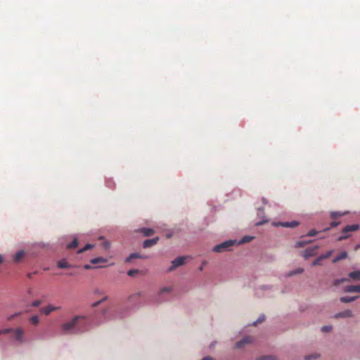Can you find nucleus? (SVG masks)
Listing matches in <instances>:
<instances>
[{"label":"nucleus","instance_id":"nucleus-1","mask_svg":"<svg viewBox=\"0 0 360 360\" xmlns=\"http://www.w3.org/2000/svg\"><path fill=\"white\" fill-rule=\"evenodd\" d=\"M60 328L64 333L79 335L89 330L90 323L86 316L77 315L62 324Z\"/></svg>","mask_w":360,"mask_h":360},{"label":"nucleus","instance_id":"nucleus-2","mask_svg":"<svg viewBox=\"0 0 360 360\" xmlns=\"http://www.w3.org/2000/svg\"><path fill=\"white\" fill-rule=\"evenodd\" d=\"M236 243H237L236 240H226L220 244L215 245L213 248V251L216 252H222L224 251H227V250H229L230 248L232 246H233L234 245H236Z\"/></svg>","mask_w":360,"mask_h":360},{"label":"nucleus","instance_id":"nucleus-3","mask_svg":"<svg viewBox=\"0 0 360 360\" xmlns=\"http://www.w3.org/2000/svg\"><path fill=\"white\" fill-rule=\"evenodd\" d=\"M359 229V226L358 224H352L347 225L342 229V236H340L338 238V241H342L345 239H347L349 237L348 234L349 232L357 231Z\"/></svg>","mask_w":360,"mask_h":360},{"label":"nucleus","instance_id":"nucleus-4","mask_svg":"<svg viewBox=\"0 0 360 360\" xmlns=\"http://www.w3.org/2000/svg\"><path fill=\"white\" fill-rule=\"evenodd\" d=\"M11 333H13V338L15 340H17L20 342H23V336H24V330L23 329H22L21 328H17L15 329L13 328V330L11 331Z\"/></svg>","mask_w":360,"mask_h":360},{"label":"nucleus","instance_id":"nucleus-5","mask_svg":"<svg viewBox=\"0 0 360 360\" xmlns=\"http://www.w3.org/2000/svg\"><path fill=\"white\" fill-rule=\"evenodd\" d=\"M61 309L60 306L54 307L51 304H49L44 307L40 309V312L45 315H49L51 312Z\"/></svg>","mask_w":360,"mask_h":360},{"label":"nucleus","instance_id":"nucleus-6","mask_svg":"<svg viewBox=\"0 0 360 360\" xmlns=\"http://www.w3.org/2000/svg\"><path fill=\"white\" fill-rule=\"evenodd\" d=\"M185 259V257H179L174 259L172 262V266L169 267V271H171L174 270L176 267L183 265L184 264Z\"/></svg>","mask_w":360,"mask_h":360},{"label":"nucleus","instance_id":"nucleus-7","mask_svg":"<svg viewBox=\"0 0 360 360\" xmlns=\"http://www.w3.org/2000/svg\"><path fill=\"white\" fill-rule=\"evenodd\" d=\"M318 249L317 246L311 247L307 248L304 252V257L305 259H308L310 257H312L316 254V250Z\"/></svg>","mask_w":360,"mask_h":360},{"label":"nucleus","instance_id":"nucleus-8","mask_svg":"<svg viewBox=\"0 0 360 360\" xmlns=\"http://www.w3.org/2000/svg\"><path fill=\"white\" fill-rule=\"evenodd\" d=\"M299 222L297 221H292L290 222H278L277 224L274 223V225L276 226H281L283 227H288V228H294L298 226Z\"/></svg>","mask_w":360,"mask_h":360},{"label":"nucleus","instance_id":"nucleus-9","mask_svg":"<svg viewBox=\"0 0 360 360\" xmlns=\"http://www.w3.org/2000/svg\"><path fill=\"white\" fill-rule=\"evenodd\" d=\"M158 240H159L158 237H155L152 239L146 240L143 243V247L144 248H150V247L156 245L158 243Z\"/></svg>","mask_w":360,"mask_h":360},{"label":"nucleus","instance_id":"nucleus-10","mask_svg":"<svg viewBox=\"0 0 360 360\" xmlns=\"http://www.w3.org/2000/svg\"><path fill=\"white\" fill-rule=\"evenodd\" d=\"M252 338L250 336L243 338L240 341L238 342L236 345V348H241L244 345L252 342Z\"/></svg>","mask_w":360,"mask_h":360},{"label":"nucleus","instance_id":"nucleus-11","mask_svg":"<svg viewBox=\"0 0 360 360\" xmlns=\"http://www.w3.org/2000/svg\"><path fill=\"white\" fill-rule=\"evenodd\" d=\"M345 291L347 292H360V285H348L346 286L345 288Z\"/></svg>","mask_w":360,"mask_h":360},{"label":"nucleus","instance_id":"nucleus-12","mask_svg":"<svg viewBox=\"0 0 360 360\" xmlns=\"http://www.w3.org/2000/svg\"><path fill=\"white\" fill-rule=\"evenodd\" d=\"M57 266L60 269H67L71 266V265L65 259H61L58 261Z\"/></svg>","mask_w":360,"mask_h":360},{"label":"nucleus","instance_id":"nucleus-13","mask_svg":"<svg viewBox=\"0 0 360 360\" xmlns=\"http://www.w3.org/2000/svg\"><path fill=\"white\" fill-rule=\"evenodd\" d=\"M25 256V252L21 250L18 251L13 257V260L15 262H19L22 258Z\"/></svg>","mask_w":360,"mask_h":360},{"label":"nucleus","instance_id":"nucleus-14","mask_svg":"<svg viewBox=\"0 0 360 360\" xmlns=\"http://www.w3.org/2000/svg\"><path fill=\"white\" fill-rule=\"evenodd\" d=\"M352 315V312L350 310H345L342 312L337 314L335 316L336 318L339 317H350Z\"/></svg>","mask_w":360,"mask_h":360},{"label":"nucleus","instance_id":"nucleus-15","mask_svg":"<svg viewBox=\"0 0 360 360\" xmlns=\"http://www.w3.org/2000/svg\"><path fill=\"white\" fill-rule=\"evenodd\" d=\"M347 257V252H342L338 256L335 257L333 259V263H337L340 260H342V259H345Z\"/></svg>","mask_w":360,"mask_h":360},{"label":"nucleus","instance_id":"nucleus-16","mask_svg":"<svg viewBox=\"0 0 360 360\" xmlns=\"http://www.w3.org/2000/svg\"><path fill=\"white\" fill-rule=\"evenodd\" d=\"M349 277L355 281L360 280V271H355L349 274Z\"/></svg>","mask_w":360,"mask_h":360},{"label":"nucleus","instance_id":"nucleus-17","mask_svg":"<svg viewBox=\"0 0 360 360\" xmlns=\"http://www.w3.org/2000/svg\"><path fill=\"white\" fill-rule=\"evenodd\" d=\"M304 271V269L303 268H297L293 271H289L287 274H286V276H292L294 275H296V274H302V272Z\"/></svg>","mask_w":360,"mask_h":360},{"label":"nucleus","instance_id":"nucleus-18","mask_svg":"<svg viewBox=\"0 0 360 360\" xmlns=\"http://www.w3.org/2000/svg\"><path fill=\"white\" fill-rule=\"evenodd\" d=\"M141 232L145 236H150L154 233V230L149 228H143L141 229Z\"/></svg>","mask_w":360,"mask_h":360},{"label":"nucleus","instance_id":"nucleus-19","mask_svg":"<svg viewBox=\"0 0 360 360\" xmlns=\"http://www.w3.org/2000/svg\"><path fill=\"white\" fill-rule=\"evenodd\" d=\"M357 297H358L357 296H355V297H340V301L342 302H345V303L351 302L354 301Z\"/></svg>","mask_w":360,"mask_h":360},{"label":"nucleus","instance_id":"nucleus-20","mask_svg":"<svg viewBox=\"0 0 360 360\" xmlns=\"http://www.w3.org/2000/svg\"><path fill=\"white\" fill-rule=\"evenodd\" d=\"M106 259L103 258V257H96V258H94L91 260V263L93 264H97L98 263H101V262H106Z\"/></svg>","mask_w":360,"mask_h":360},{"label":"nucleus","instance_id":"nucleus-21","mask_svg":"<svg viewBox=\"0 0 360 360\" xmlns=\"http://www.w3.org/2000/svg\"><path fill=\"white\" fill-rule=\"evenodd\" d=\"M345 214L344 213H342V212H332L330 213V217L333 219H337L338 218L343 216Z\"/></svg>","mask_w":360,"mask_h":360},{"label":"nucleus","instance_id":"nucleus-22","mask_svg":"<svg viewBox=\"0 0 360 360\" xmlns=\"http://www.w3.org/2000/svg\"><path fill=\"white\" fill-rule=\"evenodd\" d=\"M78 245V240L77 238H75L70 243H69L67 246L68 249H72L76 248Z\"/></svg>","mask_w":360,"mask_h":360},{"label":"nucleus","instance_id":"nucleus-23","mask_svg":"<svg viewBox=\"0 0 360 360\" xmlns=\"http://www.w3.org/2000/svg\"><path fill=\"white\" fill-rule=\"evenodd\" d=\"M133 258H142V257H141L137 253H133V254H131L129 257H127L126 262H129L131 261V259Z\"/></svg>","mask_w":360,"mask_h":360},{"label":"nucleus","instance_id":"nucleus-24","mask_svg":"<svg viewBox=\"0 0 360 360\" xmlns=\"http://www.w3.org/2000/svg\"><path fill=\"white\" fill-rule=\"evenodd\" d=\"M323 260V257L319 256L317 257L312 263V266H318L321 264V261Z\"/></svg>","mask_w":360,"mask_h":360},{"label":"nucleus","instance_id":"nucleus-25","mask_svg":"<svg viewBox=\"0 0 360 360\" xmlns=\"http://www.w3.org/2000/svg\"><path fill=\"white\" fill-rule=\"evenodd\" d=\"M349 280L347 278H341V279H337V280H335L334 282H333V285L335 286H338L339 285L340 283H343V282H345V281H348Z\"/></svg>","mask_w":360,"mask_h":360},{"label":"nucleus","instance_id":"nucleus-26","mask_svg":"<svg viewBox=\"0 0 360 360\" xmlns=\"http://www.w3.org/2000/svg\"><path fill=\"white\" fill-rule=\"evenodd\" d=\"M12 330H13V328H6V329H1V330H0V335L11 333Z\"/></svg>","mask_w":360,"mask_h":360},{"label":"nucleus","instance_id":"nucleus-27","mask_svg":"<svg viewBox=\"0 0 360 360\" xmlns=\"http://www.w3.org/2000/svg\"><path fill=\"white\" fill-rule=\"evenodd\" d=\"M92 248V245H90V244H87L85 245V247L84 248H82L80 250H78V253H82L83 252L87 250H89Z\"/></svg>","mask_w":360,"mask_h":360},{"label":"nucleus","instance_id":"nucleus-28","mask_svg":"<svg viewBox=\"0 0 360 360\" xmlns=\"http://www.w3.org/2000/svg\"><path fill=\"white\" fill-rule=\"evenodd\" d=\"M30 321L34 324V325H37L39 323V318L37 316H33L31 317L30 319Z\"/></svg>","mask_w":360,"mask_h":360},{"label":"nucleus","instance_id":"nucleus-29","mask_svg":"<svg viewBox=\"0 0 360 360\" xmlns=\"http://www.w3.org/2000/svg\"><path fill=\"white\" fill-rule=\"evenodd\" d=\"M257 360H275V358L272 356H263L259 358Z\"/></svg>","mask_w":360,"mask_h":360},{"label":"nucleus","instance_id":"nucleus-30","mask_svg":"<svg viewBox=\"0 0 360 360\" xmlns=\"http://www.w3.org/2000/svg\"><path fill=\"white\" fill-rule=\"evenodd\" d=\"M252 239V237H250V236H245L242 238L241 241L240 242V243H248V242H250L251 240Z\"/></svg>","mask_w":360,"mask_h":360},{"label":"nucleus","instance_id":"nucleus-31","mask_svg":"<svg viewBox=\"0 0 360 360\" xmlns=\"http://www.w3.org/2000/svg\"><path fill=\"white\" fill-rule=\"evenodd\" d=\"M172 287H165V288H163L161 290H160V294H162L164 292H172Z\"/></svg>","mask_w":360,"mask_h":360},{"label":"nucleus","instance_id":"nucleus-32","mask_svg":"<svg viewBox=\"0 0 360 360\" xmlns=\"http://www.w3.org/2000/svg\"><path fill=\"white\" fill-rule=\"evenodd\" d=\"M333 250L328 251L326 254L321 255L323 259L330 257L333 253Z\"/></svg>","mask_w":360,"mask_h":360},{"label":"nucleus","instance_id":"nucleus-33","mask_svg":"<svg viewBox=\"0 0 360 360\" xmlns=\"http://www.w3.org/2000/svg\"><path fill=\"white\" fill-rule=\"evenodd\" d=\"M340 224V222H338L336 221H334L333 222H331L330 225V227L329 228H327L326 229H324V231H327L329 229H331V228H335L336 227L338 224Z\"/></svg>","mask_w":360,"mask_h":360},{"label":"nucleus","instance_id":"nucleus-34","mask_svg":"<svg viewBox=\"0 0 360 360\" xmlns=\"http://www.w3.org/2000/svg\"><path fill=\"white\" fill-rule=\"evenodd\" d=\"M264 319H265V316L264 315H262L260 316L258 319L254 323V325H257V323H262V321H264Z\"/></svg>","mask_w":360,"mask_h":360},{"label":"nucleus","instance_id":"nucleus-35","mask_svg":"<svg viewBox=\"0 0 360 360\" xmlns=\"http://www.w3.org/2000/svg\"><path fill=\"white\" fill-rule=\"evenodd\" d=\"M139 272L138 270L136 269H131L129 270L128 272H127V274L129 276H134L135 274H136L137 273Z\"/></svg>","mask_w":360,"mask_h":360},{"label":"nucleus","instance_id":"nucleus-36","mask_svg":"<svg viewBox=\"0 0 360 360\" xmlns=\"http://www.w3.org/2000/svg\"><path fill=\"white\" fill-rule=\"evenodd\" d=\"M332 329V327L330 326H325L322 327L321 330L323 332H329Z\"/></svg>","mask_w":360,"mask_h":360},{"label":"nucleus","instance_id":"nucleus-37","mask_svg":"<svg viewBox=\"0 0 360 360\" xmlns=\"http://www.w3.org/2000/svg\"><path fill=\"white\" fill-rule=\"evenodd\" d=\"M318 357L317 354L308 355L305 356L306 360H311V359H316Z\"/></svg>","mask_w":360,"mask_h":360},{"label":"nucleus","instance_id":"nucleus-38","mask_svg":"<svg viewBox=\"0 0 360 360\" xmlns=\"http://www.w3.org/2000/svg\"><path fill=\"white\" fill-rule=\"evenodd\" d=\"M41 304V300H36V301H34L32 302V306H33V307H38Z\"/></svg>","mask_w":360,"mask_h":360},{"label":"nucleus","instance_id":"nucleus-39","mask_svg":"<svg viewBox=\"0 0 360 360\" xmlns=\"http://www.w3.org/2000/svg\"><path fill=\"white\" fill-rule=\"evenodd\" d=\"M316 233H317V231H315V230H311V231H310L307 233V236H315Z\"/></svg>","mask_w":360,"mask_h":360},{"label":"nucleus","instance_id":"nucleus-40","mask_svg":"<svg viewBox=\"0 0 360 360\" xmlns=\"http://www.w3.org/2000/svg\"><path fill=\"white\" fill-rule=\"evenodd\" d=\"M304 244H305V243H304V242H297L296 244V246L297 247H302Z\"/></svg>","mask_w":360,"mask_h":360},{"label":"nucleus","instance_id":"nucleus-41","mask_svg":"<svg viewBox=\"0 0 360 360\" xmlns=\"http://www.w3.org/2000/svg\"><path fill=\"white\" fill-rule=\"evenodd\" d=\"M84 267L85 269H91V266L89 264H85L84 266Z\"/></svg>","mask_w":360,"mask_h":360},{"label":"nucleus","instance_id":"nucleus-42","mask_svg":"<svg viewBox=\"0 0 360 360\" xmlns=\"http://www.w3.org/2000/svg\"><path fill=\"white\" fill-rule=\"evenodd\" d=\"M202 360H213V359L210 356H206L203 358Z\"/></svg>","mask_w":360,"mask_h":360},{"label":"nucleus","instance_id":"nucleus-43","mask_svg":"<svg viewBox=\"0 0 360 360\" xmlns=\"http://www.w3.org/2000/svg\"><path fill=\"white\" fill-rule=\"evenodd\" d=\"M264 212V209L263 208H259L258 209V214H260V213H262Z\"/></svg>","mask_w":360,"mask_h":360},{"label":"nucleus","instance_id":"nucleus-44","mask_svg":"<svg viewBox=\"0 0 360 360\" xmlns=\"http://www.w3.org/2000/svg\"><path fill=\"white\" fill-rule=\"evenodd\" d=\"M102 301H103V300H101V301H99V302H95V303L93 304V306H94V307H96V306H98V304H99Z\"/></svg>","mask_w":360,"mask_h":360},{"label":"nucleus","instance_id":"nucleus-45","mask_svg":"<svg viewBox=\"0 0 360 360\" xmlns=\"http://www.w3.org/2000/svg\"><path fill=\"white\" fill-rule=\"evenodd\" d=\"M264 223V221H259L256 224L257 226L262 225Z\"/></svg>","mask_w":360,"mask_h":360},{"label":"nucleus","instance_id":"nucleus-46","mask_svg":"<svg viewBox=\"0 0 360 360\" xmlns=\"http://www.w3.org/2000/svg\"><path fill=\"white\" fill-rule=\"evenodd\" d=\"M3 262V257L2 256L0 255V264H1Z\"/></svg>","mask_w":360,"mask_h":360},{"label":"nucleus","instance_id":"nucleus-47","mask_svg":"<svg viewBox=\"0 0 360 360\" xmlns=\"http://www.w3.org/2000/svg\"><path fill=\"white\" fill-rule=\"evenodd\" d=\"M14 317V316H11L8 318V320H11Z\"/></svg>","mask_w":360,"mask_h":360},{"label":"nucleus","instance_id":"nucleus-48","mask_svg":"<svg viewBox=\"0 0 360 360\" xmlns=\"http://www.w3.org/2000/svg\"><path fill=\"white\" fill-rule=\"evenodd\" d=\"M262 201H263V202H264V203H266V200H265L264 198H263V199H262Z\"/></svg>","mask_w":360,"mask_h":360},{"label":"nucleus","instance_id":"nucleus-49","mask_svg":"<svg viewBox=\"0 0 360 360\" xmlns=\"http://www.w3.org/2000/svg\"><path fill=\"white\" fill-rule=\"evenodd\" d=\"M28 277H29V278H31V277H32V275H31V274H28Z\"/></svg>","mask_w":360,"mask_h":360}]
</instances>
